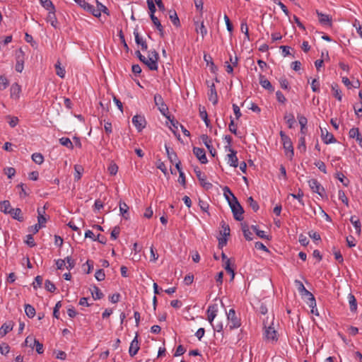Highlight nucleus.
I'll return each mask as SVG.
<instances>
[{"instance_id": "nucleus-1", "label": "nucleus", "mask_w": 362, "mask_h": 362, "mask_svg": "<svg viewBox=\"0 0 362 362\" xmlns=\"http://www.w3.org/2000/svg\"><path fill=\"white\" fill-rule=\"evenodd\" d=\"M158 53L155 49L150 50L148 52V58H146L145 65H146L151 71H156L158 67Z\"/></svg>"}, {"instance_id": "nucleus-2", "label": "nucleus", "mask_w": 362, "mask_h": 362, "mask_svg": "<svg viewBox=\"0 0 362 362\" xmlns=\"http://www.w3.org/2000/svg\"><path fill=\"white\" fill-rule=\"evenodd\" d=\"M230 207L233 212L234 218L237 221H242L243 219V214L244 213V209L235 197H233V199L230 202Z\"/></svg>"}, {"instance_id": "nucleus-3", "label": "nucleus", "mask_w": 362, "mask_h": 362, "mask_svg": "<svg viewBox=\"0 0 362 362\" xmlns=\"http://www.w3.org/2000/svg\"><path fill=\"white\" fill-rule=\"evenodd\" d=\"M279 134L283 142V146L286 152V155L288 157H289L290 159H292L294 155V151L293 143L291 139L283 131H281Z\"/></svg>"}, {"instance_id": "nucleus-4", "label": "nucleus", "mask_w": 362, "mask_h": 362, "mask_svg": "<svg viewBox=\"0 0 362 362\" xmlns=\"http://www.w3.org/2000/svg\"><path fill=\"white\" fill-rule=\"evenodd\" d=\"M264 326V337L265 338L272 341H276L278 339L277 337V332L275 330L274 327H272L273 322H272L271 325L268 323V319L267 320H264L263 322Z\"/></svg>"}, {"instance_id": "nucleus-5", "label": "nucleus", "mask_w": 362, "mask_h": 362, "mask_svg": "<svg viewBox=\"0 0 362 362\" xmlns=\"http://www.w3.org/2000/svg\"><path fill=\"white\" fill-rule=\"evenodd\" d=\"M154 103L158 107L160 113L165 116L168 119H170L169 111L167 105L165 103L161 95L156 94L154 95Z\"/></svg>"}, {"instance_id": "nucleus-6", "label": "nucleus", "mask_w": 362, "mask_h": 362, "mask_svg": "<svg viewBox=\"0 0 362 362\" xmlns=\"http://www.w3.org/2000/svg\"><path fill=\"white\" fill-rule=\"evenodd\" d=\"M226 315L229 321V328L230 330L240 327V319L236 316L234 309H230L228 313H226Z\"/></svg>"}, {"instance_id": "nucleus-7", "label": "nucleus", "mask_w": 362, "mask_h": 362, "mask_svg": "<svg viewBox=\"0 0 362 362\" xmlns=\"http://www.w3.org/2000/svg\"><path fill=\"white\" fill-rule=\"evenodd\" d=\"M308 185L312 191L318 194L322 198L327 197L325 188L316 179H311L308 181Z\"/></svg>"}, {"instance_id": "nucleus-8", "label": "nucleus", "mask_w": 362, "mask_h": 362, "mask_svg": "<svg viewBox=\"0 0 362 362\" xmlns=\"http://www.w3.org/2000/svg\"><path fill=\"white\" fill-rule=\"evenodd\" d=\"M16 64L15 69L17 72L21 73L24 69L25 60V53L21 49L16 52Z\"/></svg>"}, {"instance_id": "nucleus-9", "label": "nucleus", "mask_w": 362, "mask_h": 362, "mask_svg": "<svg viewBox=\"0 0 362 362\" xmlns=\"http://www.w3.org/2000/svg\"><path fill=\"white\" fill-rule=\"evenodd\" d=\"M194 173L200 182V185L206 190L212 188L213 185L211 183L206 182V177L204 174H203L201 170L198 168L194 169Z\"/></svg>"}, {"instance_id": "nucleus-10", "label": "nucleus", "mask_w": 362, "mask_h": 362, "mask_svg": "<svg viewBox=\"0 0 362 362\" xmlns=\"http://www.w3.org/2000/svg\"><path fill=\"white\" fill-rule=\"evenodd\" d=\"M132 123L139 132H141L146 126L144 117L136 115L132 118Z\"/></svg>"}, {"instance_id": "nucleus-11", "label": "nucleus", "mask_w": 362, "mask_h": 362, "mask_svg": "<svg viewBox=\"0 0 362 362\" xmlns=\"http://www.w3.org/2000/svg\"><path fill=\"white\" fill-rule=\"evenodd\" d=\"M201 139H202V142L204 143V144L207 148V149L209 151L210 154L212 156H215L216 155V151L213 147V146L211 144V143H212L211 139L206 134H202L201 136Z\"/></svg>"}, {"instance_id": "nucleus-12", "label": "nucleus", "mask_w": 362, "mask_h": 362, "mask_svg": "<svg viewBox=\"0 0 362 362\" xmlns=\"http://www.w3.org/2000/svg\"><path fill=\"white\" fill-rule=\"evenodd\" d=\"M218 312V305L216 304L210 305L206 310L207 320L213 325V321L216 316Z\"/></svg>"}, {"instance_id": "nucleus-13", "label": "nucleus", "mask_w": 362, "mask_h": 362, "mask_svg": "<svg viewBox=\"0 0 362 362\" xmlns=\"http://www.w3.org/2000/svg\"><path fill=\"white\" fill-rule=\"evenodd\" d=\"M228 150L230 153L227 155L228 163L232 167L237 168L238 165V159L236 156L237 151L231 148L230 146H228Z\"/></svg>"}, {"instance_id": "nucleus-14", "label": "nucleus", "mask_w": 362, "mask_h": 362, "mask_svg": "<svg viewBox=\"0 0 362 362\" xmlns=\"http://www.w3.org/2000/svg\"><path fill=\"white\" fill-rule=\"evenodd\" d=\"M193 153L196 156L197 159L201 162V163L206 164L208 162V160L206 156V153L204 148L194 147Z\"/></svg>"}, {"instance_id": "nucleus-15", "label": "nucleus", "mask_w": 362, "mask_h": 362, "mask_svg": "<svg viewBox=\"0 0 362 362\" xmlns=\"http://www.w3.org/2000/svg\"><path fill=\"white\" fill-rule=\"evenodd\" d=\"M321 136L325 144H329L336 142L334 135L329 133L327 129H321Z\"/></svg>"}, {"instance_id": "nucleus-16", "label": "nucleus", "mask_w": 362, "mask_h": 362, "mask_svg": "<svg viewBox=\"0 0 362 362\" xmlns=\"http://www.w3.org/2000/svg\"><path fill=\"white\" fill-rule=\"evenodd\" d=\"M134 35L135 38V42L137 44V45L141 46V48L143 51H146L148 49V45L146 40L140 36L137 29H134Z\"/></svg>"}, {"instance_id": "nucleus-17", "label": "nucleus", "mask_w": 362, "mask_h": 362, "mask_svg": "<svg viewBox=\"0 0 362 362\" xmlns=\"http://www.w3.org/2000/svg\"><path fill=\"white\" fill-rule=\"evenodd\" d=\"M139 350L138 334H136L134 339L132 341L129 349V354L131 356H135Z\"/></svg>"}, {"instance_id": "nucleus-18", "label": "nucleus", "mask_w": 362, "mask_h": 362, "mask_svg": "<svg viewBox=\"0 0 362 362\" xmlns=\"http://www.w3.org/2000/svg\"><path fill=\"white\" fill-rule=\"evenodd\" d=\"M208 98L209 101L212 102L213 105H216L218 103V95L216 92V89L215 85L212 83L209 86V90L208 93Z\"/></svg>"}, {"instance_id": "nucleus-19", "label": "nucleus", "mask_w": 362, "mask_h": 362, "mask_svg": "<svg viewBox=\"0 0 362 362\" xmlns=\"http://www.w3.org/2000/svg\"><path fill=\"white\" fill-rule=\"evenodd\" d=\"M317 16L319 17V21L322 25L332 26V18L327 15L324 14L318 11H316Z\"/></svg>"}, {"instance_id": "nucleus-20", "label": "nucleus", "mask_w": 362, "mask_h": 362, "mask_svg": "<svg viewBox=\"0 0 362 362\" xmlns=\"http://www.w3.org/2000/svg\"><path fill=\"white\" fill-rule=\"evenodd\" d=\"M119 212H120V214L122 216V217L125 220L129 219V208L128 205L125 202L120 200L119 202Z\"/></svg>"}, {"instance_id": "nucleus-21", "label": "nucleus", "mask_w": 362, "mask_h": 362, "mask_svg": "<svg viewBox=\"0 0 362 362\" xmlns=\"http://www.w3.org/2000/svg\"><path fill=\"white\" fill-rule=\"evenodd\" d=\"M13 327V322L10 321L2 325L0 328V337H4L7 333L11 332Z\"/></svg>"}, {"instance_id": "nucleus-22", "label": "nucleus", "mask_w": 362, "mask_h": 362, "mask_svg": "<svg viewBox=\"0 0 362 362\" xmlns=\"http://www.w3.org/2000/svg\"><path fill=\"white\" fill-rule=\"evenodd\" d=\"M259 83L264 88L269 90L270 92H273L274 90V88L269 81H268L265 76L262 74L259 75Z\"/></svg>"}, {"instance_id": "nucleus-23", "label": "nucleus", "mask_w": 362, "mask_h": 362, "mask_svg": "<svg viewBox=\"0 0 362 362\" xmlns=\"http://www.w3.org/2000/svg\"><path fill=\"white\" fill-rule=\"evenodd\" d=\"M11 216L18 221H23V216L22 215V211L19 208L11 209V212L9 213Z\"/></svg>"}, {"instance_id": "nucleus-24", "label": "nucleus", "mask_w": 362, "mask_h": 362, "mask_svg": "<svg viewBox=\"0 0 362 362\" xmlns=\"http://www.w3.org/2000/svg\"><path fill=\"white\" fill-rule=\"evenodd\" d=\"M302 296H307L308 298V304L310 307L315 308L316 307V302L314 296L306 288L300 293Z\"/></svg>"}, {"instance_id": "nucleus-25", "label": "nucleus", "mask_w": 362, "mask_h": 362, "mask_svg": "<svg viewBox=\"0 0 362 362\" xmlns=\"http://www.w3.org/2000/svg\"><path fill=\"white\" fill-rule=\"evenodd\" d=\"M55 11H56V9H54V11H48V15H47V21L49 22L51 25L56 28L57 27L58 21H57V19L56 18Z\"/></svg>"}, {"instance_id": "nucleus-26", "label": "nucleus", "mask_w": 362, "mask_h": 362, "mask_svg": "<svg viewBox=\"0 0 362 362\" xmlns=\"http://www.w3.org/2000/svg\"><path fill=\"white\" fill-rule=\"evenodd\" d=\"M129 256L132 261L139 262L144 256V250H132Z\"/></svg>"}, {"instance_id": "nucleus-27", "label": "nucleus", "mask_w": 362, "mask_h": 362, "mask_svg": "<svg viewBox=\"0 0 362 362\" xmlns=\"http://www.w3.org/2000/svg\"><path fill=\"white\" fill-rule=\"evenodd\" d=\"M151 19L153 24L156 25V28L160 33L161 37H163V27L161 25L160 21L154 14H150Z\"/></svg>"}, {"instance_id": "nucleus-28", "label": "nucleus", "mask_w": 362, "mask_h": 362, "mask_svg": "<svg viewBox=\"0 0 362 362\" xmlns=\"http://www.w3.org/2000/svg\"><path fill=\"white\" fill-rule=\"evenodd\" d=\"M11 204L10 202L8 200H4L2 202H0V211L5 214H9L11 212Z\"/></svg>"}, {"instance_id": "nucleus-29", "label": "nucleus", "mask_w": 362, "mask_h": 362, "mask_svg": "<svg viewBox=\"0 0 362 362\" xmlns=\"http://www.w3.org/2000/svg\"><path fill=\"white\" fill-rule=\"evenodd\" d=\"M332 90L333 91V95L335 98H337L339 101H341L342 99L341 91L339 88V85L337 83H332L331 86Z\"/></svg>"}, {"instance_id": "nucleus-30", "label": "nucleus", "mask_w": 362, "mask_h": 362, "mask_svg": "<svg viewBox=\"0 0 362 362\" xmlns=\"http://www.w3.org/2000/svg\"><path fill=\"white\" fill-rule=\"evenodd\" d=\"M169 18L175 26H180V19L175 10H170L169 11Z\"/></svg>"}, {"instance_id": "nucleus-31", "label": "nucleus", "mask_w": 362, "mask_h": 362, "mask_svg": "<svg viewBox=\"0 0 362 362\" xmlns=\"http://www.w3.org/2000/svg\"><path fill=\"white\" fill-rule=\"evenodd\" d=\"M348 300L349 303L350 310L351 312H356L357 310V302L356 298L352 293L349 294Z\"/></svg>"}, {"instance_id": "nucleus-32", "label": "nucleus", "mask_w": 362, "mask_h": 362, "mask_svg": "<svg viewBox=\"0 0 362 362\" xmlns=\"http://www.w3.org/2000/svg\"><path fill=\"white\" fill-rule=\"evenodd\" d=\"M92 297L94 300H100L103 298L104 294L97 286H93L91 290Z\"/></svg>"}, {"instance_id": "nucleus-33", "label": "nucleus", "mask_w": 362, "mask_h": 362, "mask_svg": "<svg viewBox=\"0 0 362 362\" xmlns=\"http://www.w3.org/2000/svg\"><path fill=\"white\" fill-rule=\"evenodd\" d=\"M147 253L144 252V257L145 259L149 258L150 261L155 262L158 258L157 250H147Z\"/></svg>"}, {"instance_id": "nucleus-34", "label": "nucleus", "mask_w": 362, "mask_h": 362, "mask_svg": "<svg viewBox=\"0 0 362 362\" xmlns=\"http://www.w3.org/2000/svg\"><path fill=\"white\" fill-rule=\"evenodd\" d=\"M94 262L93 260L88 259L85 264H83L82 268L86 274H90L93 269Z\"/></svg>"}, {"instance_id": "nucleus-35", "label": "nucleus", "mask_w": 362, "mask_h": 362, "mask_svg": "<svg viewBox=\"0 0 362 362\" xmlns=\"http://www.w3.org/2000/svg\"><path fill=\"white\" fill-rule=\"evenodd\" d=\"M223 195H224L226 199L228 201V204L230 205V202H231V200L233 199V197H235V195L231 192L230 188L227 186H226L223 188Z\"/></svg>"}, {"instance_id": "nucleus-36", "label": "nucleus", "mask_w": 362, "mask_h": 362, "mask_svg": "<svg viewBox=\"0 0 362 362\" xmlns=\"http://www.w3.org/2000/svg\"><path fill=\"white\" fill-rule=\"evenodd\" d=\"M40 2L42 6L48 11H54L55 9V6L51 0H40Z\"/></svg>"}, {"instance_id": "nucleus-37", "label": "nucleus", "mask_w": 362, "mask_h": 362, "mask_svg": "<svg viewBox=\"0 0 362 362\" xmlns=\"http://www.w3.org/2000/svg\"><path fill=\"white\" fill-rule=\"evenodd\" d=\"M74 180L78 181L81 178L82 173L83 172V168L80 165H74Z\"/></svg>"}, {"instance_id": "nucleus-38", "label": "nucleus", "mask_w": 362, "mask_h": 362, "mask_svg": "<svg viewBox=\"0 0 362 362\" xmlns=\"http://www.w3.org/2000/svg\"><path fill=\"white\" fill-rule=\"evenodd\" d=\"M54 66H55L57 75L62 78H64L66 71H65L64 68L61 66L60 62L57 61V62L55 64Z\"/></svg>"}, {"instance_id": "nucleus-39", "label": "nucleus", "mask_w": 362, "mask_h": 362, "mask_svg": "<svg viewBox=\"0 0 362 362\" xmlns=\"http://www.w3.org/2000/svg\"><path fill=\"white\" fill-rule=\"evenodd\" d=\"M25 312L26 315L30 318H33L35 315V309L30 304L25 305Z\"/></svg>"}, {"instance_id": "nucleus-40", "label": "nucleus", "mask_w": 362, "mask_h": 362, "mask_svg": "<svg viewBox=\"0 0 362 362\" xmlns=\"http://www.w3.org/2000/svg\"><path fill=\"white\" fill-rule=\"evenodd\" d=\"M59 144L64 146H66L69 149L74 148V145L68 137H62L59 139Z\"/></svg>"}, {"instance_id": "nucleus-41", "label": "nucleus", "mask_w": 362, "mask_h": 362, "mask_svg": "<svg viewBox=\"0 0 362 362\" xmlns=\"http://www.w3.org/2000/svg\"><path fill=\"white\" fill-rule=\"evenodd\" d=\"M230 261L231 259H226V262H223V267L226 269V271L232 275V279L234 278L235 272L234 269L230 267Z\"/></svg>"}, {"instance_id": "nucleus-42", "label": "nucleus", "mask_w": 362, "mask_h": 362, "mask_svg": "<svg viewBox=\"0 0 362 362\" xmlns=\"http://www.w3.org/2000/svg\"><path fill=\"white\" fill-rule=\"evenodd\" d=\"M350 221L351 223L353 224V226H354L356 230V233H360L361 231V222L359 221V219L355 216H352L350 218Z\"/></svg>"}, {"instance_id": "nucleus-43", "label": "nucleus", "mask_w": 362, "mask_h": 362, "mask_svg": "<svg viewBox=\"0 0 362 362\" xmlns=\"http://www.w3.org/2000/svg\"><path fill=\"white\" fill-rule=\"evenodd\" d=\"M199 116L200 117L204 120V123L206 124V127H209L210 124V121L208 119V115L206 111V110L203 107L202 110L199 108Z\"/></svg>"}, {"instance_id": "nucleus-44", "label": "nucleus", "mask_w": 362, "mask_h": 362, "mask_svg": "<svg viewBox=\"0 0 362 362\" xmlns=\"http://www.w3.org/2000/svg\"><path fill=\"white\" fill-rule=\"evenodd\" d=\"M247 202L254 211L256 212L258 211L259 204L255 200H254L252 197H248L247 199Z\"/></svg>"}, {"instance_id": "nucleus-45", "label": "nucleus", "mask_w": 362, "mask_h": 362, "mask_svg": "<svg viewBox=\"0 0 362 362\" xmlns=\"http://www.w3.org/2000/svg\"><path fill=\"white\" fill-rule=\"evenodd\" d=\"M32 160L37 164H42L44 161V157L40 153H34L32 155Z\"/></svg>"}, {"instance_id": "nucleus-46", "label": "nucleus", "mask_w": 362, "mask_h": 362, "mask_svg": "<svg viewBox=\"0 0 362 362\" xmlns=\"http://www.w3.org/2000/svg\"><path fill=\"white\" fill-rule=\"evenodd\" d=\"M21 90V86L17 83L12 84V86L11 87V97H13V95L18 96Z\"/></svg>"}, {"instance_id": "nucleus-47", "label": "nucleus", "mask_w": 362, "mask_h": 362, "mask_svg": "<svg viewBox=\"0 0 362 362\" xmlns=\"http://www.w3.org/2000/svg\"><path fill=\"white\" fill-rule=\"evenodd\" d=\"M80 7L88 11V9L91 8V4L86 2L85 0H74Z\"/></svg>"}, {"instance_id": "nucleus-48", "label": "nucleus", "mask_w": 362, "mask_h": 362, "mask_svg": "<svg viewBox=\"0 0 362 362\" xmlns=\"http://www.w3.org/2000/svg\"><path fill=\"white\" fill-rule=\"evenodd\" d=\"M37 213H38V216H37L38 228L44 227L45 224L47 221V219L43 214H40V209H37Z\"/></svg>"}, {"instance_id": "nucleus-49", "label": "nucleus", "mask_w": 362, "mask_h": 362, "mask_svg": "<svg viewBox=\"0 0 362 362\" xmlns=\"http://www.w3.org/2000/svg\"><path fill=\"white\" fill-rule=\"evenodd\" d=\"M336 177L345 186V187H347L349 183V181L348 179H346L344 176V175L341 173V172H338L336 173Z\"/></svg>"}, {"instance_id": "nucleus-50", "label": "nucleus", "mask_w": 362, "mask_h": 362, "mask_svg": "<svg viewBox=\"0 0 362 362\" xmlns=\"http://www.w3.org/2000/svg\"><path fill=\"white\" fill-rule=\"evenodd\" d=\"M9 85V81L4 76H0V90H5Z\"/></svg>"}, {"instance_id": "nucleus-51", "label": "nucleus", "mask_w": 362, "mask_h": 362, "mask_svg": "<svg viewBox=\"0 0 362 362\" xmlns=\"http://www.w3.org/2000/svg\"><path fill=\"white\" fill-rule=\"evenodd\" d=\"M361 135L358 128L353 127L349 130V136L352 139H358V136Z\"/></svg>"}, {"instance_id": "nucleus-52", "label": "nucleus", "mask_w": 362, "mask_h": 362, "mask_svg": "<svg viewBox=\"0 0 362 362\" xmlns=\"http://www.w3.org/2000/svg\"><path fill=\"white\" fill-rule=\"evenodd\" d=\"M298 148L303 153L306 150L305 139L304 136L299 138Z\"/></svg>"}, {"instance_id": "nucleus-53", "label": "nucleus", "mask_w": 362, "mask_h": 362, "mask_svg": "<svg viewBox=\"0 0 362 362\" xmlns=\"http://www.w3.org/2000/svg\"><path fill=\"white\" fill-rule=\"evenodd\" d=\"M45 288L47 291L53 293L56 290L55 285L49 280H46L45 283Z\"/></svg>"}, {"instance_id": "nucleus-54", "label": "nucleus", "mask_w": 362, "mask_h": 362, "mask_svg": "<svg viewBox=\"0 0 362 362\" xmlns=\"http://www.w3.org/2000/svg\"><path fill=\"white\" fill-rule=\"evenodd\" d=\"M196 31L200 33L202 38L207 34V29L206 28L204 22H202L196 28Z\"/></svg>"}, {"instance_id": "nucleus-55", "label": "nucleus", "mask_w": 362, "mask_h": 362, "mask_svg": "<svg viewBox=\"0 0 362 362\" xmlns=\"http://www.w3.org/2000/svg\"><path fill=\"white\" fill-rule=\"evenodd\" d=\"M289 196H291L294 199H298V202L302 206H304V202H303V192L300 189L298 190V192L297 194H290Z\"/></svg>"}, {"instance_id": "nucleus-56", "label": "nucleus", "mask_w": 362, "mask_h": 362, "mask_svg": "<svg viewBox=\"0 0 362 362\" xmlns=\"http://www.w3.org/2000/svg\"><path fill=\"white\" fill-rule=\"evenodd\" d=\"M33 346V348L35 347L37 354H42L44 352L43 344L40 343L38 340H34V344Z\"/></svg>"}, {"instance_id": "nucleus-57", "label": "nucleus", "mask_w": 362, "mask_h": 362, "mask_svg": "<svg viewBox=\"0 0 362 362\" xmlns=\"http://www.w3.org/2000/svg\"><path fill=\"white\" fill-rule=\"evenodd\" d=\"M298 122L300 125V128H302V130L305 129L306 124L308 123V119L305 117L298 115Z\"/></svg>"}, {"instance_id": "nucleus-58", "label": "nucleus", "mask_w": 362, "mask_h": 362, "mask_svg": "<svg viewBox=\"0 0 362 362\" xmlns=\"http://www.w3.org/2000/svg\"><path fill=\"white\" fill-rule=\"evenodd\" d=\"M243 233L244 237L245 238L246 240H252V233L249 230V228L247 226L243 227Z\"/></svg>"}, {"instance_id": "nucleus-59", "label": "nucleus", "mask_w": 362, "mask_h": 362, "mask_svg": "<svg viewBox=\"0 0 362 362\" xmlns=\"http://www.w3.org/2000/svg\"><path fill=\"white\" fill-rule=\"evenodd\" d=\"M95 277L99 281H103L105 278V274L104 270L102 269H98L95 272Z\"/></svg>"}, {"instance_id": "nucleus-60", "label": "nucleus", "mask_w": 362, "mask_h": 362, "mask_svg": "<svg viewBox=\"0 0 362 362\" xmlns=\"http://www.w3.org/2000/svg\"><path fill=\"white\" fill-rule=\"evenodd\" d=\"M240 30H241L242 33H243L245 34V37L247 40H249L250 37H249L248 27H247V23L245 21H242L241 25H240Z\"/></svg>"}, {"instance_id": "nucleus-61", "label": "nucleus", "mask_w": 362, "mask_h": 362, "mask_svg": "<svg viewBox=\"0 0 362 362\" xmlns=\"http://www.w3.org/2000/svg\"><path fill=\"white\" fill-rule=\"evenodd\" d=\"M338 197H339V199L340 200H341V202L345 204L346 206L349 205V200H348V198L346 197V194H345V192L340 189L339 190L338 192Z\"/></svg>"}, {"instance_id": "nucleus-62", "label": "nucleus", "mask_w": 362, "mask_h": 362, "mask_svg": "<svg viewBox=\"0 0 362 362\" xmlns=\"http://www.w3.org/2000/svg\"><path fill=\"white\" fill-rule=\"evenodd\" d=\"M353 26L356 28L358 34L362 38V24L360 23V21L357 19H355L353 23Z\"/></svg>"}, {"instance_id": "nucleus-63", "label": "nucleus", "mask_w": 362, "mask_h": 362, "mask_svg": "<svg viewBox=\"0 0 362 362\" xmlns=\"http://www.w3.org/2000/svg\"><path fill=\"white\" fill-rule=\"evenodd\" d=\"M25 243L29 247H33L35 245L34 238L32 235L29 234L26 235V239L25 240Z\"/></svg>"}, {"instance_id": "nucleus-64", "label": "nucleus", "mask_w": 362, "mask_h": 362, "mask_svg": "<svg viewBox=\"0 0 362 362\" xmlns=\"http://www.w3.org/2000/svg\"><path fill=\"white\" fill-rule=\"evenodd\" d=\"M276 98L277 101L280 103L284 104L286 102V98L280 90L276 92Z\"/></svg>"}]
</instances>
